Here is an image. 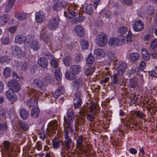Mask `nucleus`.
Masks as SVG:
<instances>
[{"mask_svg":"<svg viewBox=\"0 0 157 157\" xmlns=\"http://www.w3.org/2000/svg\"><path fill=\"white\" fill-rule=\"evenodd\" d=\"M78 7V6L76 4H71L64 12L65 16L69 19L77 16L78 13L76 11V10Z\"/></svg>","mask_w":157,"mask_h":157,"instance_id":"obj_1","label":"nucleus"},{"mask_svg":"<svg viewBox=\"0 0 157 157\" xmlns=\"http://www.w3.org/2000/svg\"><path fill=\"white\" fill-rule=\"evenodd\" d=\"M107 36L106 34L102 32L97 33L95 35V42L100 47L105 46L107 43Z\"/></svg>","mask_w":157,"mask_h":157,"instance_id":"obj_2","label":"nucleus"},{"mask_svg":"<svg viewBox=\"0 0 157 157\" xmlns=\"http://www.w3.org/2000/svg\"><path fill=\"white\" fill-rule=\"evenodd\" d=\"M40 94V92L36 91H34L30 93L29 95V99H28L26 101V104L28 106L33 107L37 105Z\"/></svg>","mask_w":157,"mask_h":157,"instance_id":"obj_3","label":"nucleus"},{"mask_svg":"<svg viewBox=\"0 0 157 157\" xmlns=\"http://www.w3.org/2000/svg\"><path fill=\"white\" fill-rule=\"evenodd\" d=\"M64 138L65 140L63 142V151H62L61 153L65 152V153L68 152L67 150L69 149L71 147V144L72 142V140L71 137L69 136V132L68 130L65 129L64 132Z\"/></svg>","mask_w":157,"mask_h":157,"instance_id":"obj_4","label":"nucleus"},{"mask_svg":"<svg viewBox=\"0 0 157 157\" xmlns=\"http://www.w3.org/2000/svg\"><path fill=\"white\" fill-rule=\"evenodd\" d=\"M71 86L78 91H80L85 87L86 84L84 80L82 78H77L72 82Z\"/></svg>","mask_w":157,"mask_h":157,"instance_id":"obj_5","label":"nucleus"},{"mask_svg":"<svg viewBox=\"0 0 157 157\" xmlns=\"http://www.w3.org/2000/svg\"><path fill=\"white\" fill-rule=\"evenodd\" d=\"M125 40L124 36H121L119 38H113L110 39L109 41V45L110 47L114 48L115 47L122 45Z\"/></svg>","mask_w":157,"mask_h":157,"instance_id":"obj_6","label":"nucleus"},{"mask_svg":"<svg viewBox=\"0 0 157 157\" xmlns=\"http://www.w3.org/2000/svg\"><path fill=\"white\" fill-rule=\"evenodd\" d=\"M29 46L34 50L37 51L40 48V44L38 41L35 40L34 37L32 35L29 36L27 40Z\"/></svg>","mask_w":157,"mask_h":157,"instance_id":"obj_7","label":"nucleus"},{"mask_svg":"<svg viewBox=\"0 0 157 157\" xmlns=\"http://www.w3.org/2000/svg\"><path fill=\"white\" fill-rule=\"evenodd\" d=\"M59 1V0H53L54 5L52 8L54 10L56 11H60L67 4V2L65 1Z\"/></svg>","mask_w":157,"mask_h":157,"instance_id":"obj_8","label":"nucleus"},{"mask_svg":"<svg viewBox=\"0 0 157 157\" xmlns=\"http://www.w3.org/2000/svg\"><path fill=\"white\" fill-rule=\"evenodd\" d=\"M59 24V20L58 18L53 17L48 21V28L50 30H55L58 28Z\"/></svg>","mask_w":157,"mask_h":157,"instance_id":"obj_9","label":"nucleus"},{"mask_svg":"<svg viewBox=\"0 0 157 157\" xmlns=\"http://www.w3.org/2000/svg\"><path fill=\"white\" fill-rule=\"evenodd\" d=\"M8 86L14 92H18L20 90L21 87L19 83L17 81L12 80L8 82Z\"/></svg>","mask_w":157,"mask_h":157,"instance_id":"obj_10","label":"nucleus"},{"mask_svg":"<svg viewBox=\"0 0 157 157\" xmlns=\"http://www.w3.org/2000/svg\"><path fill=\"white\" fill-rule=\"evenodd\" d=\"M144 27L143 22L140 20H137L132 25V28L133 30L137 32H139L142 31Z\"/></svg>","mask_w":157,"mask_h":157,"instance_id":"obj_11","label":"nucleus"},{"mask_svg":"<svg viewBox=\"0 0 157 157\" xmlns=\"http://www.w3.org/2000/svg\"><path fill=\"white\" fill-rule=\"evenodd\" d=\"M11 52L13 56L17 57L21 55L22 51L18 45H14L11 47Z\"/></svg>","mask_w":157,"mask_h":157,"instance_id":"obj_12","label":"nucleus"},{"mask_svg":"<svg viewBox=\"0 0 157 157\" xmlns=\"http://www.w3.org/2000/svg\"><path fill=\"white\" fill-rule=\"evenodd\" d=\"M11 89L8 90L5 94L7 98L12 102H15L17 100V95Z\"/></svg>","mask_w":157,"mask_h":157,"instance_id":"obj_13","label":"nucleus"},{"mask_svg":"<svg viewBox=\"0 0 157 157\" xmlns=\"http://www.w3.org/2000/svg\"><path fill=\"white\" fill-rule=\"evenodd\" d=\"M74 118V113L71 110H68L67 113V116L64 118V121L66 123H71Z\"/></svg>","mask_w":157,"mask_h":157,"instance_id":"obj_14","label":"nucleus"},{"mask_svg":"<svg viewBox=\"0 0 157 157\" xmlns=\"http://www.w3.org/2000/svg\"><path fill=\"white\" fill-rule=\"evenodd\" d=\"M81 71V67L79 65H72L70 67L69 72L74 75L79 73Z\"/></svg>","mask_w":157,"mask_h":157,"instance_id":"obj_15","label":"nucleus"},{"mask_svg":"<svg viewBox=\"0 0 157 157\" xmlns=\"http://www.w3.org/2000/svg\"><path fill=\"white\" fill-rule=\"evenodd\" d=\"M35 19L37 23H40L45 19V14L42 11L36 12L35 15Z\"/></svg>","mask_w":157,"mask_h":157,"instance_id":"obj_16","label":"nucleus"},{"mask_svg":"<svg viewBox=\"0 0 157 157\" xmlns=\"http://www.w3.org/2000/svg\"><path fill=\"white\" fill-rule=\"evenodd\" d=\"M33 84L34 86L37 88L39 90H43L45 89V86L43 82L38 79H34L33 81Z\"/></svg>","mask_w":157,"mask_h":157,"instance_id":"obj_17","label":"nucleus"},{"mask_svg":"<svg viewBox=\"0 0 157 157\" xmlns=\"http://www.w3.org/2000/svg\"><path fill=\"white\" fill-rule=\"evenodd\" d=\"M65 89L63 86H59L56 89L54 93L53 94V97L55 98H57L64 93Z\"/></svg>","mask_w":157,"mask_h":157,"instance_id":"obj_18","label":"nucleus"},{"mask_svg":"<svg viewBox=\"0 0 157 157\" xmlns=\"http://www.w3.org/2000/svg\"><path fill=\"white\" fill-rule=\"evenodd\" d=\"M27 39L25 36L22 35H18L15 37V41L17 43L21 44L24 43L25 41L27 43Z\"/></svg>","mask_w":157,"mask_h":157,"instance_id":"obj_19","label":"nucleus"},{"mask_svg":"<svg viewBox=\"0 0 157 157\" xmlns=\"http://www.w3.org/2000/svg\"><path fill=\"white\" fill-rule=\"evenodd\" d=\"M127 67V65L125 63H122L118 67L117 74L119 76L123 75Z\"/></svg>","mask_w":157,"mask_h":157,"instance_id":"obj_20","label":"nucleus"},{"mask_svg":"<svg viewBox=\"0 0 157 157\" xmlns=\"http://www.w3.org/2000/svg\"><path fill=\"white\" fill-rule=\"evenodd\" d=\"M38 64L41 67L46 68L48 65V61L46 58L44 57L40 58L38 60Z\"/></svg>","mask_w":157,"mask_h":157,"instance_id":"obj_21","label":"nucleus"},{"mask_svg":"<svg viewBox=\"0 0 157 157\" xmlns=\"http://www.w3.org/2000/svg\"><path fill=\"white\" fill-rule=\"evenodd\" d=\"M10 19L9 16L7 14H3L0 17V25L1 26L5 25Z\"/></svg>","mask_w":157,"mask_h":157,"instance_id":"obj_22","label":"nucleus"},{"mask_svg":"<svg viewBox=\"0 0 157 157\" xmlns=\"http://www.w3.org/2000/svg\"><path fill=\"white\" fill-rule=\"evenodd\" d=\"M141 54L143 59L145 61H148L150 59L149 53L147 50L144 48L141 49Z\"/></svg>","mask_w":157,"mask_h":157,"instance_id":"obj_23","label":"nucleus"},{"mask_svg":"<svg viewBox=\"0 0 157 157\" xmlns=\"http://www.w3.org/2000/svg\"><path fill=\"white\" fill-rule=\"evenodd\" d=\"M20 115L22 119L25 120L28 118L29 112L26 109L22 108L21 109Z\"/></svg>","mask_w":157,"mask_h":157,"instance_id":"obj_24","label":"nucleus"},{"mask_svg":"<svg viewBox=\"0 0 157 157\" xmlns=\"http://www.w3.org/2000/svg\"><path fill=\"white\" fill-rule=\"evenodd\" d=\"M39 39L40 40L42 39L45 43H48L49 40L48 35H47L45 30H42L41 31Z\"/></svg>","mask_w":157,"mask_h":157,"instance_id":"obj_25","label":"nucleus"},{"mask_svg":"<svg viewBox=\"0 0 157 157\" xmlns=\"http://www.w3.org/2000/svg\"><path fill=\"white\" fill-rule=\"evenodd\" d=\"M138 85L137 79L135 78H132L129 80V86L131 88H134Z\"/></svg>","mask_w":157,"mask_h":157,"instance_id":"obj_26","label":"nucleus"},{"mask_svg":"<svg viewBox=\"0 0 157 157\" xmlns=\"http://www.w3.org/2000/svg\"><path fill=\"white\" fill-rule=\"evenodd\" d=\"M40 112L39 109L38 108L36 107L31 110V116L34 118H37L39 116Z\"/></svg>","mask_w":157,"mask_h":157,"instance_id":"obj_27","label":"nucleus"},{"mask_svg":"<svg viewBox=\"0 0 157 157\" xmlns=\"http://www.w3.org/2000/svg\"><path fill=\"white\" fill-rule=\"evenodd\" d=\"M75 29L78 36L81 37L84 35L85 32L84 29L80 25L76 26Z\"/></svg>","mask_w":157,"mask_h":157,"instance_id":"obj_28","label":"nucleus"},{"mask_svg":"<svg viewBox=\"0 0 157 157\" xmlns=\"http://www.w3.org/2000/svg\"><path fill=\"white\" fill-rule=\"evenodd\" d=\"M140 57L139 54L137 52H132L130 54L129 58L132 62L137 61Z\"/></svg>","mask_w":157,"mask_h":157,"instance_id":"obj_29","label":"nucleus"},{"mask_svg":"<svg viewBox=\"0 0 157 157\" xmlns=\"http://www.w3.org/2000/svg\"><path fill=\"white\" fill-rule=\"evenodd\" d=\"M5 150L8 152H10L12 150V148L11 146L10 143L7 140L4 141L3 143Z\"/></svg>","mask_w":157,"mask_h":157,"instance_id":"obj_30","label":"nucleus"},{"mask_svg":"<svg viewBox=\"0 0 157 157\" xmlns=\"http://www.w3.org/2000/svg\"><path fill=\"white\" fill-rule=\"evenodd\" d=\"M80 44L82 49H86L89 47V41L83 38L82 39L80 40Z\"/></svg>","mask_w":157,"mask_h":157,"instance_id":"obj_31","label":"nucleus"},{"mask_svg":"<svg viewBox=\"0 0 157 157\" xmlns=\"http://www.w3.org/2000/svg\"><path fill=\"white\" fill-rule=\"evenodd\" d=\"M63 61L66 67H69L71 63L72 59L71 57L67 56L63 58Z\"/></svg>","mask_w":157,"mask_h":157,"instance_id":"obj_32","label":"nucleus"},{"mask_svg":"<svg viewBox=\"0 0 157 157\" xmlns=\"http://www.w3.org/2000/svg\"><path fill=\"white\" fill-rule=\"evenodd\" d=\"M107 55L108 59L110 60H112L115 62L117 60V57L113 52H108L107 53Z\"/></svg>","mask_w":157,"mask_h":157,"instance_id":"obj_33","label":"nucleus"},{"mask_svg":"<svg viewBox=\"0 0 157 157\" xmlns=\"http://www.w3.org/2000/svg\"><path fill=\"white\" fill-rule=\"evenodd\" d=\"M105 54L104 51L101 49L98 48L95 50L94 52V55L97 57L98 58L99 57H104Z\"/></svg>","mask_w":157,"mask_h":157,"instance_id":"obj_34","label":"nucleus"},{"mask_svg":"<svg viewBox=\"0 0 157 157\" xmlns=\"http://www.w3.org/2000/svg\"><path fill=\"white\" fill-rule=\"evenodd\" d=\"M74 105L75 109H77L81 107L82 105V98L76 99L75 100H74Z\"/></svg>","mask_w":157,"mask_h":157,"instance_id":"obj_35","label":"nucleus"},{"mask_svg":"<svg viewBox=\"0 0 157 157\" xmlns=\"http://www.w3.org/2000/svg\"><path fill=\"white\" fill-rule=\"evenodd\" d=\"M15 17L20 20H24L26 18L27 15L25 13L22 12L16 14Z\"/></svg>","mask_w":157,"mask_h":157,"instance_id":"obj_36","label":"nucleus"},{"mask_svg":"<svg viewBox=\"0 0 157 157\" xmlns=\"http://www.w3.org/2000/svg\"><path fill=\"white\" fill-rule=\"evenodd\" d=\"M55 78L57 81H60L61 79L62 74L59 69H56L54 71Z\"/></svg>","mask_w":157,"mask_h":157,"instance_id":"obj_37","label":"nucleus"},{"mask_svg":"<svg viewBox=\"0 0 157 157\" xmlns=\"http://www.w3.org/2000/svg\"><path fill=\"white\" fill-rule=\"evenodd\" d=\"M95 68L94 66H89L86 69L85 73L87 75H92L94 71Z\"/></svg>","mask_w":157,"mask_h":157,"instance_id":"obj_38","label":"nucleus"},{"mask_svg":"<svg viewBox=\"0 0 157 157\" xmlns=\"http://www.w3.org/2000/svg\"><path fill=\"white\" fill-rule=\"evenodd\" d=\"M138 70V68H132L128 72V75L130 77H133L137 75V71Z\"/></svg>","mask_w":157,"mask_h":157,"instance_id":"obj_39","label":"nucleus"},{"mask_svg":"<svg viewBox=\"0 0 157 157\" xmlns=\"http://www.w3.org/2000/svg\"><path fill=\"white\" fill-rule=\"evenodd\" d=\"M19 124L21 129L24 131H27L29 128L28 124L25 122L21 121L19 122Z\"/></svg>","mask_w":157,"mask_h":157,"instance_id":"obj_40","label":"nucleus"},{"mask_svg":"<svg viewBox=\"0 0 157 157\" xmlns=\"http://www.w3.org/2000/svg\"><path fill=\"white\" fill-rule=\"evenodd\" d=\"M147 13L149 15H152L155 12L154 7L151 5H148L146 10Z\"/></svg>","mask_w":157,"mask_h":157,"instance_id":"obj_41","label":"nucleus"},{"mask_svg":"<svg viewBox=\"0 0 157 157\" xmlns=\"http://www.w3.org/2000/svg\"><path fill=\"white\" fill-rule=\"evenodd\" d=\"M93 12L92 5H87L85 8V12L88 14H90Z\"/></svg>","mask_w":157,"mask_h":157,"instance_id":"obj_42","label":"nucleus"},{"mask_svg":"<svg viewBox=\"0 0 157 157\" xmlns=\"http://www.w3.org/2000/svg\"><path fill=\"white\" fill-rule=\"evenodd\" d=\"M83 137L81 135L79 136L76 140L77 146L79 147H82L83 146Z\"/></svg>","mask_w":157,"mask_h":157,"instance_id":"obj_43","label":"nucleus"},{"mask_svg":"<svg viewBox=\"0 0 157 157\" xmlns=\"http://www.w3.org/2000/svg\"><path fill=\"white\" fill-rule=\"evenodd\" d=\"M100 16L102 17H105L106 18L109 17L110 12L106 10H103L100 13Z\"/></svg>","mask_w":157,"mask_h":157,"instance_id":"obj_44","label":"nucleus"},{"mask_svg":"<svg viewBox=\"0 0 157 157\" xmlns=\"http://www.w3.org/2000/svg\"><path fill=\"white\" fill-rule=\"evenodd\" d=\"M121 79L116 74H114L113 76L112 82L113 84H119L121 82Z\"/></svg>","mask_w":157,"mask_h":157,"instance_id":"obj_45","label":"nucleus"},{"mask_svg":"<svg viewBox=\"0 0 157 157\" xmlns=\"http://www.w3.org/2000/svg\"><path fill=\"white\" fill-rule=\"evenodd\" d=\"M10 57L7 56H4L2 57H0V63H8L10 62Z\"/></svg>","mask_w":157,"mask_h":157,"instance_id":"obj_46","label":"nucleus"},{"mask_svg":"<svg viewBox=\"0 0 157 157\" xmlns=\"http://www.w3.org/2000/svg\"><path fill=\"white\" fill-rule=\"evenodd\" d=\"M11 70L9 67H6L5 68L3 71V75L6 78H8L10 75Z\"/></svg>","mask_w":157,"mask_h":157,"instance_id":"obj_47","label":"nucleus"},{"mask_svg":"<svg viewBox=\"0 0 157 157\" xmlns=\"http://www.w3.org/2000/svg\"><path fill=\"white\" fill-rule=\"evenodd\" d=\"M128 31L127 29L125 26H120L118 30L119 33L121 34H124L126 33Z\"/></svg>","mask_w":157,"mask_h":157,"instance_id":"obj_48","label":"nucleus"},{"mask_svg":"<svg viewBox=\"0 0 157 157\" xmlns=\"http://www.w3.org/2000/svg\"><path fill=\"white\" fill-rule=\"evenodd\" d=\"M83 57L81 53L77 54L75 57V61L76 63H78L83 60Z\"/></svg>","mask_w":157,"mask_h":157,"instance_id":"obj_49","label":"nucleus"},{"mask_svg":"<svg viewBox=\"0 0 157 157\" xmlns=\"http://www.w3.org/2000/svg\"><path fill=\"white\" fill-rule=\"evenodd\" d=\"M151 48L154 50L157 48V39L155 38L153 40L150 44Z\"/></svg>","mask_w":157,"mask_h":157,"instance_id":"obj_50","label":"nucleus"},{"mask_svg":"<svg viewBox=\"0 0 157 157\" xmlns=\"http://www.w3.org/2000/svg\"><path fill=\"white\" fill-rule=\"evenodd\" d=\"M53 80L52 77L50 76H47L45 77L44 79V82L46 84L52 83Z\"/></svg>","mask_w":157,"mask_h":157,"instance_id":"obj_51","label":"nucleus"},{"mask_svg":"<svg viewBox=\"0 0 157 157\" xmlns=\"http://www.w3.org/2000/svg\"><path fill=\"white\" fill-rule=\"evenodd\" d=\"M94 59L92 54H90L86 59L87 64H91L94 61Z\"/></svg>","mask_w":157,"mask_h":157,"instance_id":"obj_52","label":"nucleus"},{"mask_svg":"<svg viewBox=\"0 0 157 157\" xmlns=\"http://www.w3.org/2000/svg\"><path fill=\"white\" fill-rule=\"evenodd\" d=\"M42 9L48 12L50 10L51 7L48 3L45 2L43 6H42Z\"/></svg>","mask_w":157,"mask_h":157,"instance_id":"obj_53","label":"nucleus"},{"mask_svg":"<svg viewBox=\"0 0 157 157\" xmlns=\"http://www.w3.org/2000/svg\"><path fill=\"white\" fill-rule=\"evenodd\" d=\"M61 141L60 140H57L53 141L52 143V146L53 147L56 149L59 148L61 144Z\"/></svg>","mask_w":157,"mask_h":157,"instance_id":"obj_54","label":"nucleus"},{"mask_svg":"<svg viewBox=\"0 0 157 157\" xmlns=\"http://www.w3.org/2000/svg\"><path fill=\"white\" fill-rule=\"evenodd\" d=\"M82 93L80 91H78L76 92L73 96V99L75 100L76 99H78V98H82Z\"/></svg>","mask_w":157,"mask_h":157,"instance_id":"obj_55","label":"nucleus"},{"mask_svg":"<svg viewBox=\"0 0 157 157\" xmlns=\"http://www.w3.org/2000/svg\"><path fill=\"white\" fill-rule=\"evenodd\" d=\"M7 112V110L6 108L0 107V115L2 117L5 116Z\"/></svg>","mask_w":157,"mask_h":157,"instance_id":"obj_56","label":"nucleus"},{"mask_svg":"<svg viewBox=\"0 0 157 157\" xmlns=\"http://www.w3.org/2000/svg\"><path fill=\"white\" fill-rule=\"evenodd\" d=\"M65 76L67 79L71 80H73L76 78L75 75H71L68 71H66L65 73Z\"/></svg>","mask_w":157,"mask_h":157,"instance_id":"obj_57","label":"nucleus"},{"mask_svg":"<svg viewBox=\"0 0 157 157\" xmlns=\"http://www.w3.org/2000/svg\"><path fill=\"white\" fill-rule=\"evenodd\" d=\"M93 113V112H91V113L89 114L87 116V119L91 122L93 121L94 119Z\"/></svg>","mask_w":157,"mask_h":157,"instance_id":"obj_58","label":"nucleus"},{"mask_svg":"<svg viewBox=\"0 0 157 157\" xmlns=\"http://www.w3.org/2000/svg\"><path fill=\"white\" fill-rule=\"evenodd\" d=\"M10 40L8 37H4L1 39V42L2 44L6 45L9 44Z\"/></svg>","mask_w":157,"mask_h":157,"instance_id":"obj_59","label":"nucleus"},{"mask_svg":"<svg viewBox=\"0 0 157 157\" xmlns=\"http://www.w3.org/2000/svg\"><path fill=\"white\" fill-rule=\"evenodd\" d=\"M146 63L143 61H141L139 66V67L142 71L146 67Z\"/></svg>","mask_w":157,"mask_h":157,"instance_id":"obj_60","label":"nucleus"},{"mask_svg":"<svg viewBox=\"0 0 157 157\" xmlns=\"http://www.w3.org/2000/svg\"><path fill=\"white\" fill-rule=\"evenodd\" d=\"M13 6V5L12 4H10V3L8 2L5 8V12L6 13L8 12L11 9Z\"/></svg>","mask_w":157,"mask_h":157,"instance_id":"obj_61","label":"nucleus"},{"mask_svg":"<svg viewBox=\"0 0 157 157\" xmlns=\"http://www.w3.org/2000/svg\"><path fill=\"white\" fill-rule=\"evenodd\" d=\"M138 100V98L136 97V95H134L132 97H131L130 98V101L132 104H136Z\"/></svg>","mask_w":157,"mask_h":157,"instance_id":"obj_62","label":"nucleus"},{"mask_svg":"<svg viewBox=\"0 0 157 157\" xmlns=\"http://www.w3.org/2000/svg\"><path fill=\"white\" fill-rule=\"evenodd\" d=\"M44 55L48 59H51L52 58L53 56L52 54L48 52H44Z\"/></svg>","mask_w":157,"mask_h":157,"instance_id":"obj_63","label":"nucleus"},{"mask_svg":"<svg viewBox=\"0 0 157 157\" xmlns=\"http://www.w3.org/2000/svg\"><path fill=\"white\" fill-rule=\"evenodd\" d=\"M134 113L137 116V117H140L142 119H143L144 117V115L143 113H142L138 111H135Z\"/></svg>","mask_w":157,"mask_h":157,"instance_id":"obj_64","label":"nucleus"}]
</instances>
